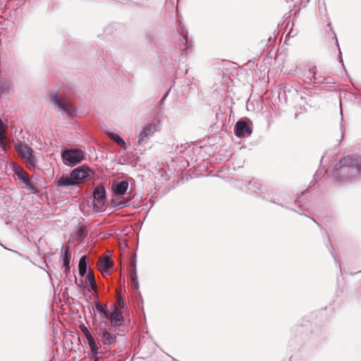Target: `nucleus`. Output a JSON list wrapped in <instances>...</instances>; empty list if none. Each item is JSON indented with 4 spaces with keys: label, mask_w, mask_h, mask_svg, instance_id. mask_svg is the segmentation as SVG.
<instances>
[{
    "label": "nucleus",
    "mask_w": 361,
    "mask_h": 361,
    "mask_svg": "<svg viewBox=\"0 0 361 361\" xmlns=\"http://www.w3.org/2000/svg\"><path fill=\"white\" fill-rule=\"evenodd\" d=\"M179 28L180 31V42L179 43L180 48L183 51H186L190 47V44L188 39V31L185 30L184 25L179 21Z\"/></svg>",
    "instance_id": "ddd939ff"
},
{
    "label": "nucleus",
    "mask_w": 361,
    "mask_h": 361,
    "mask_svg": "<svg viewBox=\"0 0 361 361\" xmlns=\"http://www.w3.org/2000/svg\"><path fill=\"white\" fill-rule=\"evenodd\" d=\"M113 266V261L107 255H105L102 259H99L97 263L98 269L103 275L108 274V270Z\"/></svg>",
    "instance_id": "4468645a"
},
{
    "label": "nucleus",
    "mask_w": 361,
    "mask_h": 361,
    "mask_svg": "<svg viewBox=\"0 0 361 361\" xmlns=\"http://www.w3.org/2000/svg\"><path fill=\"white\" fill-rule=\"evenodd\" d=\"M131 200L130 196H128L124 200L118 201L117 200H111V205L115 209H120L126 206V204Z\"/></svg>",
    "instance_id": "4be33fe9"
},
{
    "label": "nucleus",
    "mask_w": 361,
    "mask_h": 361,
    "mask_svg": "<svg viewBox=\"0 0 361 361\" xmlns=\"http://www.w3.org/2000/svg\"><path fill=\"white\" fill-rule=\"evenodd\" d=\"M11 87V83L9 80L0 79V93H8Z\"/></svg>",
    "instance_id": "b1692460"
},
{
    "label": "nucleus",
    "mask_w": 361,
    "mask_h": 361,
    "mask_svg": "<svg viewBox=\"0 0 361 361\" xmlns=\"http://www.w3.org/2000/svg\"><path fill=\"white\" fill-rule=\"evenodd\" d=\"M111 327L107 328V323L105 321H101L97 329V336L100 338V340L104 345V348L106 350H110L111 346L117 341V336L116 334H111Z\"/></svg>",
    "instance_id": "7ed1b4c3"
},
{
    "label": "nucleus",
    "mask_w": 361,
    "mask_h": 361,
    "mask_svg": "<svg viewBox=\"0 0 361 361\" xmlns=\"http://www.w3.org/2000/svg\"><path fill=\"white\" fill-rule=\"evenodd\" d=\"M131 267L133 268V272L131 274V286L133 289L137 290L139 288V283L137 276L135 256L134 257V259L131 262Z\"/></svg>",
    "instance_id": "a211bd4d"
},
{
    "label": "nucleus",
    "mask_w": 361,
    "mask_h": 361,
    "mask_svg": "<svg viewBox=\"0 0 361 361\" xmlns=\"http://www.w3.org/2000/svg\"><path fill=\"white\" fill-rule=\"evenodd\" d=\"M53 102L63 111L66 112L68 116H73L75 114V109H74L69 103L59 97L56 93H53L50 96Z\"/></svg>",
    "instance_id": "6e6552de"
},
{
    "label": "nucleus",
    "mask_w": 361,
    "mask_h": 361,
    "mask_svg": "<svg viewBox=\"0 0 361 361\" xmlns=\"http://www.w3.org/2000/svg\"><path fill=\"white\" fill-rule=\"evenodd\" d=\"M155 130L156 126L154 124L149 123L146 125L139 135L137 140L138 145H142L143 143L146 142V139L148 137L152 136Z\"/></svg>",
    "instance_id": "f8f14e48"
},
{
    "label": "nucleus",
    "mask_w": 361,
    "mask_h": 361,
    "mask_svg": "<svg viewBox=\"0 0 361 361\" xmlns=\"http://www.w3.org/2000/svg\"><path fill=\"white\" fill-rule=\"evenodd\" d=\"M168 93H169V91H168V92L164 94V96L163 97V98L161 99V100H164V99L166 97V96H167Z\"/></svg>",
    "instance_id": "4c0bfd02"
},
{
    "label": "nucleus",
    "mask_w": 361,
    "mask_h": 361,
    "mask_svg": "<svg viewBox=\"0 0 361 361\" xmlns=\"http://www.w3.org/2000/svg\"><path fill=\"white\" fill-rule=\"evenodd\" d=\"M80 328L81 331L82 332V334L85 336L86 339H87V338H89L92 336L91 333L88 330V329L85 325H83V324L80 325Z\"/></svg>",
    "instance_id": "c85d7f7f"
},
{
    "label": "nucleus",
    "mask_w": 361,
    "mask_h": 361,
    "mask_svg": "<svg viewBox=\"0 0 361 361\" xmlns=\"http://www.w3.org/2000/svg\"><path fill=\"white\" fill-rule=\"evenodd\" d=\"M0 245L4 247L5 249H7L6 247H4L1 243H0Z\"/></svg>",
    "instance_id": "ea45409f"
},
{
    "label": "nucleus",
    "mask_w": 361,
    "mask_h": 361,
    "mask_svg": "<svg viewBox=\"0 0 361 361\" xmlns=\"http://www.w3.org/2000/svg\"><path fill=\"white\" fill-rule=\"evenodd\" d=\"M13 178L20 183H23V188L30 190L32 194H37L40 189L37 183L33 180V177L30 178L28 173L21 167L16 164H13Z\"/></svg>",
    "instance_id": "f03ea898"
},
{
    "label": "nucleus",
    "mask_w": 361,
    "mask_h": 361,
    "mask_svg": "<svg viewBox=\"0 0 361 361\" xmlns=\"http://www.w3.org/2000/svg\"><path fill=\"white\" fill-rule=\"evenodd\" d=\"M323 81H324V78L323 77H322V76H318L317 77V76L316 83L315 84L323 82Z\"/></svg>",
    "instance_id": "72a5a7b5"
},
{
    "label": "nucleus",
    "mask_w": 361,
    "mask_h": 361,
    "mask_svg": "<svg viewBox=\"0 0 361 361\" xmlns=\"http://www.w3.org/2000/svg\"><path fill=\"white\" fill-rule=\"evenodd\" d=\"M77 236L80 239H84L87 237V229L85 226H80L76 232Z\"/></svg>",
    "instance_id": "a878e982"
},
{
    "label": "nucleus",
    "mask_w": 361,
    "mask_h": 361,
    "mask_svg": "<svg viewBox=\"0 0 361 361\" xmlns=\"http://www.w3.org/2000/svg\"><path fill=\"white\" fill-rule=\"evenodd\" d=\"M118 305L120 308L123 309L125 307V302L121 298H118Z\"/></svg>",
    "instance_id": "7c9ffc66"
},
{
    "label": "nucleus",
    "mask_w": 361,
    "mask_h": 361,
    "mask_svg": "<svg viewBox=\"0 0 361 361\" xmlns=\"http://www.w3.org/2000/svg\"><path fill=\"white\" fill-rule=\"evenodd\" d=\"M7 146L8 143L5 135V130L3 127L2 128H0V147L3 149H5Z\"/></svg>",
    "instance_id": "393cba45"
},
{
    "label": "nucleus",
    "mask_w": 361,
    "mask_h": 361,
    "mask_svg": "<svg viewBox=\"0 0 361 361\" xmlns=\"http://www.w3.org/2000/svg\"><path fill=\"white\" fill-rule=\"evenodd\" d=\"M110 320V327H120L123 326L124 317L122 312L115 305H112L105 315Z\"/></svg>",
    "instance_id": "0eeeda50"
},
{
    "label": "nucleus",
    "mask_w": 361,
    "mask_h": 361,
    "mask_svg": "<svg viewBox=\"0 0 361 361\" xmlns=\"http://www.w3.org/2000/svg\"><path fill=\"white\" fill-rule=\"evenodd\" d=\"M86 279L87 281H89L90 283H93L92 282L95 281L94 273L92 269H89L87 274H86Z\"/></svg>",
    "instance_id": "c756f323"
},
{
    "label": "nucleus",
    "mask_w": 361,
    "mask_h": 361,
    "mask_svg": "<svg viewBox=\"0 0 361 361\" xmlns=\"http://www.w3.org/2000/svg\"><path fill=\"white\" fill-rule=\"evenodd\" d=\"M340 105L341 106V104ZM340 114H341V122H342L343 121V111H342L341 106Z\"/></svg>",
    "instance_id": "c9c22d12"
},
{
    "label": "nucleus",
    "mask_w": 361,
    "mask_h": 361,
    "mask_svg": "<svg viewBox=\"0 0 361 361\" xmlns=\"http://www.w3.org/2000/svg\"><path fill=\"white\" fill-rule=\"evenodd\" d=\"M3 122L1 120H0V128H2L4 126H3Z\"/></svg>",
    "instance_id": "58836bf2"
},
{
    "label": "nucleus",
    "mask_w": 361,
    "mask_h": 361,
    "mask_svg": "<svg viewBox=\"0 0 361 361\" xmlns=\"http://www.w3.org/2000/svg\"><path fill=\"white\" fill-rule=\"evenodd\" d=\"M318 176V172H317V173H315V176Z\"/></svg>",
    "instance_id": "a19ab883"
},
{
    "label": "nucleus",
    "mask_w": 361,
    "mask_h": 361,
    "mask_svg": "<svg viewBox=\"0 0 361 361\" xmlns=\"http://www.w3.org/2000/svg\"><path fill=\"white\" fill-rule=\"evenodd\" d=\"M336 182L346 183L355 181L361 178V157L346 156L339 160L332 171Z\"/></svg>",
    "instance_id": "f257e3e1"
},
{
    "label": "nucleus",
    "mask_w": 361,
    "mask_h": 361,
    "mask_svg": "<svg viewBox=\"0 0 361 361\" xmlns=\"http://www.w3.org/2000/svg\"><path fill=\"white\" fill-rule=\"evenodd\" d=\"M252 132V128L246 121H238L234 126V133L238 137H248Z\"/></svg>",
    "instance_id": "9d476101"
},
{
    "label": "nucleus",
    "mask_w": 361,
    "mask_h": 361,
    "mask_svg": "<svg viewBox=\"0 0 361 361\" xmlns=\"http://www.w3.org/2000/svg\"><path fill=\"white\" fill-rule=\"evenodd\" d=\"M93 207L98 212H102L106 209V193L104 186H97L93 190Z\"/></svg>",
    "instance_id": "20e7f679"
},
{
    "label": "nucleus",
    "mask_w": 361,
    "mask_h": 361,
    "mask_svg": "<svg viewBox=\"0 0 361 361\" xmlns=\"http://www.w3.org/2000/svg\"><path fill=\"white\" fill-rule=\"evenodd\" d=\"M87 256L83 255L79 260L78 263V271L81 276H84L87 274Z\"/></svg>",
    "instance_id": "412c9836"
},
{
    "label": "nucleus",
    "mask_w": 361,
    "mask_h": 361,
    "mask_svg": "<svg viewBox=\"0 0 361 361\" xmlns=\"http://www.w3.org/2000/svg\"><path fill=\"white\" fill-rule=\"evenodd\" d=\"M71 174L72 179H73L78 185L80 183H84L88 177L94 175V172L90 167L83 165L73 169L71 172Z\"/></svg>",
    "instance_id": "423d86ee"
},
{
    "label": "nucleus",
    "mask_w": 361,
    "mask_h": 361,
    "mask_svg": "<svg viewBox=\"0 0 361 361\" xmlns=\"http://www.w3.org/2000/svg\"><path fill=\"white\" fill-rule=\"evenodd\" d=\"M87 341L90 348V350L92 353L94 355V358L96 360L98 359V355L102 354V352L99 350L98 343L96 342L93 336L87 338Z\"/></svg>",
    "instance_id": "6ab92c4d"
},
{
    "label": "nucleus",
    "mask_w": 361,
    "mask_h": 361,
    "mask_svg": "<svg viewBox=\"0 0 361 361\" xmlns=\"http://www.w3.org/2000/svg\"><path fill=\"white\" fill-rule=\"evenodd\" d=\"M95 307H96V309L99 312L102 313L104 314V316L105 317L106 314L107 313V312L109 310V309L107 308L106 305H103L102 304H101L100 302L98 301V302H96Z\"/></svg>",
    "instance_id": "bb28decb"
},
{
    "label": "nucleus",
    "mask_w": 361,
    "mask_h": 361,
    "mask_svg": "<svg viewBox=\"0 0 361 361\" xmlns=\"http://www.w3.org/2000/svg\"><path fill=\"white\" fill-rule=\"evenodd\" d=\"M18 148L19 155L26 160V164L28 167L30 169L31 167H35V160L34 156L32 155V149L23 144H19Z\"/></svg>",
    "instance_id": "1a4fd4ad"
},
{
    "label": "nucleus",
    "mask_w": 361,
    "mask_h": 361,
    "mask_svg": "<svg viewBox=\"0 0 361 361\" xmlns=\"http://www.w3.org/2000/svg\"><path fill=\"white\" fill-rule=\"evenodd\" d=\"M93 283H90V287L92 290H94L95 293L97 294V284L96 281L92 282Z\"/></svg>",
    "instance_id": "473e14b6"
},
{
    "label": "nucleus",
    "mask_w": 361,
    "mask_h": 361,
    "mask_svg": "<svg viewBox=\"0 0 361 361\" xmlns=\"http://www.w3.org/2000/svg\"><path fill=\"white\" fill-rule=\"evenodd\" d=\"M316 67H314L313 68H305L302 75L307 79L310 80V82L316 83Z\"/></svg>",
    "instance_id": "aec40b11"
},
{
    "label": "nucleus",
    "mask_w": 361,
    "mask_h": 361,
    "mask_svg": "<svg viewBox=\"0 0 361 361\" xmlns=\"http://www.w3.org/2000/svg\"><path fill=\"white\" fill-rule=\"evenodd\" d=\"M63 252L61 262L63 267H66V268H69V265L71 259V252L69 245H66L64 247H63Z\"/></svg>",
    "instance_id": "f3484780"
},
{
    "label": "nucleus",
    "mask_w": 361,
    "mask_h": 361,
    "mask_svg": "<svg viewBox=\"0 0 361 361\" xmlns=\"http://www.w3.org/2000/svg\"><path fill=\"white\" fill-rule=\"evenodd\" d=\"M63 273L67 276L71 271V265H69V268H66V267H63Z\"/></svg>",
    "instance_id": "2f4dec72"
},
{
    "label": "nucleus",
    "mask_w": 361,
    "mask_h": 361,
    "mask_svg": "<svg viewBox=\"0 0 361 361\" xmlns=\"http://www.w3.org/2000/svg\"><path fill=\"white\" fill-rule=\"evenodd\" d=\"M341 133H342V137H343V133H344V129H343V126L342 123L341 124Z\"/></svg>",
    "instance_id": "e433bc0d"
},
{
    "label": "nucleus",
    "mask_w": 361,
    "mask_h": 361,
    "mask_svg": "<svg viewBox=\"0 0 361 361\" xmlns=\"http://www.w3.org/2000/svg\"><path fill=\"white\" fill-rule=\"evenodd\" d=\"M75 181L72 179V176L70 173L69 176L63 175L61 176L56 183L57 187L59 188H67L69 186L76 185Z\"/></svg>",
    "instance_id": "dca6fc26"
},
{
    "label": "nucleus",
    "mask_w": 361,
    "mask_h": 361,
    "mask_svg": "<svg viewBox=\"0 0 361 361\" xmlns=\"http://www.w3.org/2000/svg\"><path fill=\"white\" fill-rule=\"evenodd\" d=\"M75 283L78 287L82 289L83 294H85L86 291V288L84 285L83 281L82 279L78 280V279L75 276Z\"/></svg>",
    "instance_id": "cd10ccee"
},
{
    "label": "nucleus",
    "mask_w": 361,
    "mask_h": 361,
    "mask_svg": "<svg viewBox=\"0 0 361 361\" xmlns=\"http://www.w3.org/2000/svg\"><path fill=\"white\" fill-rule=\"evenodd\" d=\"M331 255H332L333 257L334 258L336 263H337L338 264L339 268H341L340 263L336 260V257L334 256V255L332 252H331Z\"/></svg>",
    "instance_id": "f704fd0d"
},
{
    "label": "nucleus",
    "mask_w": 361,
    "mask_h": 361,
    "mask_svg": "<svg viewBox=\"0 0 361 361\" xmlns=\"http://www.w3.org/2000/svg\"><path fill=\"white\" fill-rule=\"evenodd\" d=\"M128 185L129 184L127 180H116L111 185V190L116 197H122L126 193Z\"/></svg>",
    "instance_id": "9b49d317"
},
{
    "label": "nucleus",
    "mask_w": 361,
    "mask_h": 361,
    "mask_svg": "<svg viewBox=\"0 0 361 361\" xmlns=\"http://www.w3.org/2000/svg\"><path fill=\"white\" fill-rule=\"evenodd\" d=\"M243 184L245 185V190L247 192L256 195L260 194L261 186L258 182L255 180L243 181Z\"/></svg>",
    "instance_id": "2eb2a0df"
},
{
    "label": "nucleus",
    "mask_w": 361,
    "mask_h": 361,
    "mask_svg": "<svg viewBox=\"0 0 361 361\" xmlns=\"http://www.w3.org/2000/svg\"><path fill=\"white\" fill-rule=\"evenodd\" d=\"M61 158L66 165H76L83 160L84 154L80 149H65L61 153Z\"/></svg>",
    "instance_id": "39448f33"
},
{
    "label": "nucleus",
    "mask_w": 361,
    "mask_h": 361,
    "mask_svg": "<svg viewBox=\"0 0 361 361\" xmlns=\"http://www.w3.org/2000/svg\"><path fill=\"white\" fill-rule=\"evenodd\" d=\"M109 137L113 140L116 144L120 145L122 148L126 149V142L117 134L110 133L109 134Z\"/></svg>",
    "instance_id": "5701e85b"
}]
</instances>
